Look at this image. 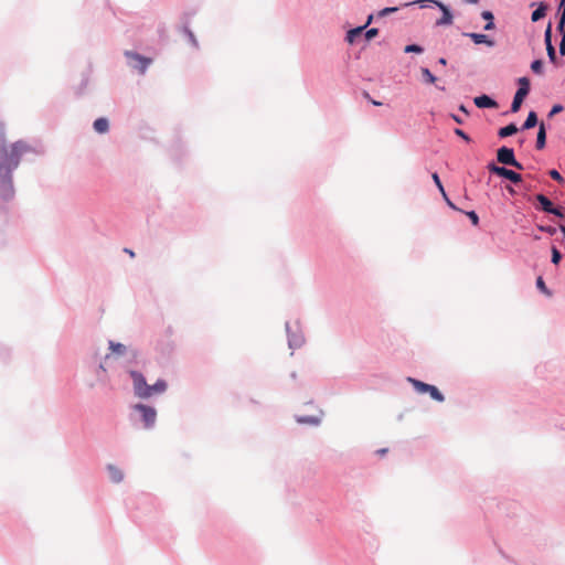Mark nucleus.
I'll return each instance as SVG.
<instances>
[{
	"mask_svg": "<svg viewBox=\"0 0 565 565\" xmlns=\"http://www.w3.org/2000/svg\"><path fill=\"white\" fill-rule=\"evenodd\" d=\"M125 252L128 253L130 257H135V253L131 249L126 248Z\"/></svg>",
	"mask_w": 565,
	"mask_h": 565,
	"instance_id": "nucleus-46",
	"label": "nucleus"
},
{
	"mask_svg": "<svg viewBox=\"0 0 565 565\" xmlns=\"http://www.w3.org/2000/svg\"><path fill=\"white\" fill-rule=\"evenodd\" d=\"M546 14V6L544 3H541L536 10L532 12L531 19L533 22H536L541 19H543Z\"/></svg>",
	"mask_w": 565,
	"mask_h": 565,
	"instance_id": "nucleus-19",
	"label": "nucleus"
},
{
	"mask_svg": "<svg viewBox=\"0 0 565 565\" xmlns=\"http://www.w3.org/2000/svg\"><path fill=\"white\" fill-rule=\"evenodd\" d=\"M545 143H546L545 126H544L543 122H541L540 128H539V132H537V138H536V148L539 150H541V149H543L545 147Z\"/></svg>",
	"mask_w": 565,
	"mask_h": 565,
	"instance_id": "nucleus-17",
	"label": "nucleus"
},
{
	"mask_svg": "<svg viewBox=\"0 0 565 565\" xmlns=\"http://www.w3.org/2000/svg\"><path fill=\"white\" fill-rule=\"evenodd\" d=\"M398 10L397 7H387V8H384L382 9L380 12H379V17H386L391 13H394Z\"/></svg>",
	"mask_w": 565,
	"mask_h": 565,
	"instance_id": "nucleus-30",
	"label": "nucleus"
},
{
	"mask_svg": "<svg viewBox=\"0 0 565 565\" xmlns=\"http://www.w3.org/2000/svg\"><path fill=\"white\" fill-rule=\"evenodd\" d=\"M557 31L561 33L562 36H564V34H565V22L558 21Z\"/></svg>",
	"mask_w": 565,
	"mask_h": 565,
	"instance_id": "nucleus-37",
	"label": "nucleus"
},
{
	"mask_svg": "<svg viewBox=\"0 0 565 565\" xmlns=\"http://www.w3.org/2000/svg\"><path fill=\"white\" fill-rule=\"evenodd\" d=\"M134 409L140 413L145 428H152L157 419V411L145 404H136Z\"/></svg>",
	"mask_w": 565,
	"mask_h": 565,
	"instance_id": "nucleus-4",
	"label": "nucleus"
},
{
	"mask_svg": "<svg viewBox=\"0 0 565 565\" xmlns=\"http://www.w3.org/2000/svg\"><path fill=\"white\" fill-rule=\"evenodd\" d=\"M452 118H454L458 124H461V122H462V120H461V119H459V117H457V116H452Z\"/></svg>",
	"mask_w": 565,
	"mask_h": 565,
	"instance_id": "nucleus-47",
	"label": "nucleus"
},
{
	"mask_svg": "<svg viewBox=\"0 0 565 565\" xmlns=\"http://www.w3.org/2000/svg\"><path fill=\"white\" fill-rule=\"evenodd\" d=\"M109 349L111 353L117 355H122L126 352V347L121 343H116L114 341H109Z\"/></svg>",
	"mask_w": 565,
	"mask_h": 565,
	"instance_id": "nucleus-21",
	"label": "nucleus"
},
{
	"mask_svg": "<svg viewBox=\"0 0 565 565\" xmlns=\"http://www.w3.org/2000/svg\"><path fill=\"white\" fill-rule=\"evenodd\" d=\"M497 159L500 163L514 167L519 170L523 169V166L516 161L514 157V151L511 148L508 147H501L497 151Z\"/></svg>",
	"mask_w": 565,
	"mask_h": 565,
	"instance_id": "nucleus-5",
	"label": "nucleus"
},
{
	"mask_svg": "<svg viewBox=\"0 0 565 565\" xmlns=\"http://www.w3.org/2000/svg\"><path fill=\"white\" fill-rule=\"evenodd\" d=\"M444 199L446 200L447 204H448L451 209L457 210V207H456V206L454 205V203H452V202L447 198V195H446V196H444Z\"/></svg>",
	"mask_w": 565,
	"mask_h": 565,
	"instance_id": "nucleus-40",
	"label": "nucleus"
},
{
	"mask_svg": "<svg viewBox=\"0 0 565 565\" xmlns=\"http://www.w3.org/2000/svg\"><path fill=\"white\" fill-rule=\"evenodd\" d=\"M408 382L413 385L415 391L420 394L428 393L430 397L437 402H444L445 397L439 390L430 384L424 383L419 380L408 377Z\"/></svg>",
	"mask_w": 565,
	"mask_h": 565,
	"instance_id": "nucleus-3",
	"label": "nucleus"
},
{
	"mask_svg": "<svg viewBox=\"0 0 565 565\" xmlns=\"http://www.w3.org/2000/svg\"><path fill=\"white\" fill-rule=\"evenodd\" d=\"M536 287H537L542 292H544L546 296H548V297H550V296H552L551 290H550V289H547V287H546V285H545V282H544V280H543V278H542V277H539V278L536 279Z\"/></svg>",
	"mask_w": 565,
	"mask_h": 565,
	"instance_id": "nucleus-26",
	"label": "nucleus"
},
{
	"mask_svg": "<svg viewBox=\"0 0 565 565\" xmlns=\"http://www.w3.org/2000/svg\"><path fill=\"white\" fill-rule=\"evenodd\" d=\"M107 470L113 482L119 483L122 481L124 473L118 467L114 465H108Z\"/></svg>",
	"mask_w": 565,
	"mask_h": 565,
	"instance_id": "nucleus-12",
	"label": "nucleus"
},
{
	"mask_svg": "<svg viewBox=\"0 0 565 565\" xmlns=\"http://www.w3.org/2000/svg\"><path fill=\"white\" fill-rule=\"evenodd\" d=\"M548 174H550V177H551L553 180H555V181H557V182H559V183H563V182H564V179H563V177L558 173V171H556V170H554V169H553V170H551V171L548 172Z\"/></svg>",
	"mask_w": 565,
	"mask_h": 565,
	"instance_id": "nucleus-31",
	"label": "nucleus"
},
{
	"mask_svg": "<svg viewBox=\"0 0 565 565\" xmlns=\"http://www.w3.org/2000/svg\"><path fill=\"white\" fill-rule=\"evenodd\" d=\"M544 40H545L547 56L552 63H555L556 51L552 44V25H551V23L547 25V28L545 30Z\"/></svg>",
	"mask_w": 565,
	"mask_h": 565,
	"instance_id": "nucleus-8",
	"label": "nucleus"
},
{
	"mask_svg": "<svg viewBox=\"0 0 565 565\" xmlns=\"http://www.w3.org/2000/svg\"><path fill=\"white\" fill-rule=\"evenodd\" d=\"M551 213L556 215V216H558V217H564V212H563L562 207H553Z\"/></svg>",
	"mask_w": 565,
	"mask_h": 565,
	"instance_id": "nucleus-36",
	"label": "nucleus"
},
{
	"mask_svg": "<svg viewBox=\"0 0 565 565\" xmlns=\"http://www.w3.org/2000/svg\"><path fill=\"white\" fill-rule=\"evenodd\" d=\"M559 53L562 55H565V34L562 36L561 43H559Z\"/></svg>",
	"mask_w": 565,
	"mask_h": 565,
	"instance_id": "nucleus-38",
	"label": "nucleus"
},
{
	"mask_svg": "<svg viewBox=\"0 0 565 565\" xmlns=\"http://www.w3.org/2000/svg\"><path fill=\"white\" fill-rule=\"evenodd\" d=\"M431 178H433V180H434L435 184L437 185L438 190H439V191H440V193L443 194V196H446V192H445V189H444V186H443V184H441V181H440V179H439V175L435 172V173H433Z\"/></svg>",
	"mask_w": 565,
	"mask_h": 565,
	"instance_id": "nucleus-29",
	"label": "nucleus"
},
{
	"mask_svg": "<svg viewBox=\"0 0 565 565\" xmlns=\"http://www.w3.org/2000/svg\"><path fill=\"white\" fill-rule=\"evenodd\" d=\"M438 63L445 66V65L447 64V61H446V58L440 57V58L438 60Z\"/></svg>",
	"mask_w": 565,
	"mask_h": 565,
	"instance_id": "nucleus-43",
	"label": "nucleus"
},
{
	"mask_svg": "<svg viewBox=\"0 0 565 565\" xmlns=\"http://www.w3.org/2000/svg\"><path fill=\"white\" fill-rule=\"evenodd\" d=\"M130 376L134 383V391L139 398H149L154 394H161L167 390V383L163 380H158L153 385L147 384L143 375L137 371H130Z\"/></svg>",
	"mask_w": 565,
	"mask_h": 565,
	"instance_id": "nucleus-2",
	"label": "nucleus"
},
{
	"mask_svg": "<svg viewBox=\"0 0 565 565\" xmlns=\"http://www.w3.org/2000/svg\"><path fill=\"white\" fill-rule=\"evenodd\" d=\"M467 216L470 218L473 225L479 224V217L475 211L467 212Z\"/></svg>",
	"mask_w": 565,
	"mask_h": 565,
	"instance_id": "nucleus-32",
	"label": "nucleus"
},
{
	"mask_svg": "<svg viewBox=\"0 0 565 565\" xmlns=\"http://www.w3.org/2000/svg\"><path fill=\"white\" fill-rule=\"evenodd\" d=\"M536 200L541 204V207L544 212L551 213L554 205L547 196H545L544 194H537Z\"/></svg>",
	"mask_w": 565,
	"mask_h": 565,
	"instance_id": "nucleus-14",
	"label": "nucleus"
},
{
	"mask_svg": "<svg viewBox=\"0 0 565 565\" xmlns=\"http://www.w3.org/2000/svg\"><path fill=\"white\" fill-rule=\"evenodd\" d=\"M460 110L465 111L467 114V110L465 108V106H460Z\"/></svg>",
	"mask_w": 565,
	"mask_h": 565,
	"instance_id": "nucleus-50",
	"label": "nucleus"
},
{
	"mask_svg": "<svg viewBox=\"0 0 565 565\" xmlns=\"http://www.w3.org/2000/svg\"><path fill=\"white\" fill-rule=\"evenodd\" d=\"M539 230L545 233H548L550 235H554L556 233V228L552 226H539Z\"/></svg>",
	"mask_w": 565,
	"mask_h": 565,
	"instance_id": "nucleus-33",
	"label": "nucleus"
},
{
	"mask_svg": "<svg viewBox=\"0 0 565 565\" xmlns=\"http://www.w3.org/2000/svg\"><path fill=\"white\" fill-rule=\"evenodd\" d=\"M481 15H482V18H483L484 20H487V21H488V23L484 25V30H486V31H489V30L494 29V23H493V19H494V18H493V14H492L490 11H483V12L481 13Z\"/></svg>",
	"mask_w": 565,
	"mask_h": 565,
	"instance_id": "nucleus-22",
	"label": "nucleus"
},
{
	"mask_svg": "<svg viewBox=\"0 0 565 565\" xmlns=\"http://www.w3.org/2000/svg\"><path fill=\"white\" fill-rule=\"evenodd\" d=\"M558 11H565V0H561Z\"/></svg>",
	"mask_w": 565,
	"mask_h": 565,
	"instance_id": "nucleus-41",
	"label": "nucleus"
},
{
	"mask_svg": "<svg viewBox=\"0 0 565 565\" xmlns=\"http://www.w3.org/2000/svg\"><path fill=\"white\" fill-rule=\"evenodd\" d=\"M422 1H412V2H407L404 4V7H407V6H412V4H416V3H420Z\"/></svg>",
	"mask_w": 565,
	"mask_h": 565,
	"instance_id": "nucleus-45",
	"label": "nucleus"
},
{
	"mask_svg": "<svg viewBox=\"0 0 565 565\" xmlns=\"http://www.w3.org/2000/svg\"><path fill=\"white\" fill-rule=\"evenodd\" d=\"M33 151L25 141L6 143V127L0 122V200L8 202L14 196L12 172L19 167L21 158Z\"/></svg>",
	"mask_w": 565,
	"mask_h": 565,
	"instance_id": "nucleus-1",
	"label": "nucleus"
},
{
	"mask_svg": "<svg viewBox=\"0 0 565 565\" xmlns=\"http://www.w3.org/2000/svg\"><path fill=\"white\" fill-rule=\"evenodd\" d=\"M437 6L443 11V17L437 21V24L438 25L451 24V22H452V14H451L450 10L448 9V7L445 6L444 3H440V2H437Z\"/></svg>",
	"mask_w": 565,
	"mask_h": 565,
	"instance_id": "nucleus-11",
	"label": "nucleus"
},
{
	"mask_svg": "<svg viewBox=\"0 0 565 565\" xmlns=\"http://www.w3.org/2000/svg\"><path fill=\"white\" fill-rule=\"evenodd\" d=\"M561 259H562V255H561L559 250L555 246H553L552 247V263L555 265H558Z\"/></svg>",
	"mask_w": 565,
	"mask_h": 565,
	"instance_id": "nucleus-28",
	"label": "nucleus"
},
{
	"mask_svg": "<svg viewBox=\"0 0 565 565\" xmlns=\"http://www.w3.org/2000/svg\"><path fill=\"white\" fill-rule=\"evenodd\" d=\"M371 102H372V104H373V105H375V106H381V105H382V104H381L380 102H377V100H371Z\"/></svg>",
	"mask_w": 565,
	"mask_h": 565,
	"instance_id": "nucleus-49",
	"label": "nucleus"
},
{
	"mask_svg": "<svg viewBox=\"0 0 565 565\" xmlns=\"http://www.w3.org/2000/svg\"><path fill=\"white\" fill-rule=\"evenodd\" d=\"M563 110V106L562 105H554L548 114L550 117H553L554 115L561 113Z\"/></svg>",
	"mask_w": 565,
	"mask_h": 565,
	"instance_id": "nucleus-35",
	"label": "nucleus"
},
{
	"mask_svg": "<svg viewBox=\"0 0 565 565\" xmlns=\"http://www.w3.org/2000/svg\"><path fill=\"white\" fill-rule=\"evenodd\" d=\"M475 105L479 108H494L497 102L490 98L488 95H480L475 98Z\"/></svg>",
	"mask_w": 565,
	"mask_h": 565,
	"instance_id": "nucleus-9",
	"label": "nucleus"
},
{
	"mask_svg": "<svg viewBox=\"0 0 565 565\" xmlns=\"http://www.w3.org/2000/svg\"><path fill=\"white\" fill-rule=\"evenodd\" d=\"M404 51L405 53H422L423 47L417 44H409L405 46Z\"/></svg>",
	"mask_w": 565,
	"mask_h": 565,
	"instance_id": "nucleus-27",
	"label": "nucleus"
},
{
	"mask_svg": "<svg viewBox=\"0 0 565 565\" xmlns=\"http://www.w3.org/2000/svg\"><path fill=\"white\" fill-rule=\"evenodd\" d=\"M537 124V116L535 111H530L526 120L523 124V129H531Z\"/></svg>",
	"mask_w": 565,
	"mask_h": 565,
	"instance_id": "nucleus-20",
	"label": "nucleus"
},
{
	"mask_svg": "<svg viewBox=\"0 0 565 565\" xmlns=\"http://www.w3.org/2000/svg\"><path fill=\"white\" fill-rule=\"evenodd\" d=\"M531 70L535 74H539V75L543 74V62L541 60L533 61L531 64Z\"/></svg>",
	"mask_w": 565,
	"mask_h": 565,
	"instance_id": "nucleus-25",
	"label": "nucleus"
},
{
	"mask_svg": "<svg viewBox=\"0 0 565 565\" xmlns=\"http://www.w3.org/2000/svg\"><path fill=\"white\" fill-rule=\"evenodd\" d=\"M455 132L456 135L462 137L463 139L469 140L468 136L462 130L456 129Z\"/></svg>",
	"mask_w": 565,
	"mask_h": 565,
	"instance_id": "nucleus-39",
	"label": "nucleus"
},
{
	"mask_svg": "<svg viewBox=\"0 0 565 565\" xmlns=\"http://www.w3.org/2000/svg\"><path fill=\"white\" fill-rule=\"evenodd\" d=\"M377 34H379V30L373 28V29H370V30L366 31L365 38H366V40H371L374 36H376Z\"/></svg>",
	"mask_w": 565,
	"mask_h": 565,
	"instance_id": "nucleus-34",
	"label": "nucleus"
},
{
	"mask_svg": "<svg viewBox=\"0 0 565 565\" xmlns=\"http://www.w3.org/2000/svg\"><path fill=\"white\" fill-rule=\"evenodd\" d=\"M527 95L524 94L523 90H516L515 95H514V98H513V102H512V105H511V111L512 113H516L519 111L524 98L526 97Z\"/></svg>",
	"mask_w": 565,
	"mask_h": 565,
	"instance_id": "nucleus-13",
	"label": "nucleus"
},
{
	"mask_svg": "<svg viewBox=\"0 0 565 565\" xmlns=\"http://www.w3.org/2000/svg\"><path fill=\"white\" fill-rule=\"evenodd\" d=\"M372 19H373V17H372V15H370V17L367 18L366 24H365L364 26H359V28H356V29H352V30H350V31L348 32V34H347V40H348V42L353 43V42H354L355 36L360 35V34L362 33L363 29H364L366 25H369V24L371 23Z\"/></svg>",
	"mask_w": 565,
	"mask_h": 565,
	"instance_id": "nucleus-15",
	"label": "nucleus"
},
{
	"mask_svg": "<svg viewBox=\"0 0 565 565\" xmlns=\"http://www.w3.org/2000/svg\"><path fill=\"white\" fill-rule=\"evenodd\" d=\"M478 1H479V0H466V2H468V3H472V4L478 3Z\"/></svg>",
	"mask_w": 565,
	"mask_h": 565,
	"instance_id": "nucleus-48",
	"label": "nucleus"
},
{
	"mask_svg": "<svg viewBox=\"0 0 565 565\" xmlns=\"http://www.w3.org/2000/svg\"><path fill=\"white\" fill-rule=\"evenodd\" d=\"M516 132H518V127H516V125H514V124H510V125H508V126H505V127H502V128L499 130L498 135H499L501 138H505V137L512 136V135H514V134H516Z\"/></svg>",
	"mask_w": 565,
	"mask_h": 565,
	"instance_id": "nucleus-18",
	"label": "nucleus"
},
{
	"mask_svg": "<svg viewBox=\"0 0 565 565\" xmlns=\"http://www.w3.org/2000/svg\"><path fill=\"white\" fill-rule=\"evenodd\" d=\"M126 55L134 61L132 66L139 70L140 73H145V71L151 63L150 58L143 57L137 53L127 52Z\"/></svg>",
	"mask_w": 565,
	"mask_h": 565,
	"instance_id": "nucleus-7",
	"label": "nucleus"
},
{
	"mask_svg": "<svg viewBox=\"0 0 565 565\" xmlns=\"http://www.w3.org/2000/svg\"><path fill=\"white\" fill-rule=\"evenodd\" d=\"M465 36L470 38L476 44H487L493 46L494 42L489 40L486 34L480 33H463Z\"/></svg>",
	"mask_w": 565,
	"mask_h": 565,
	"instance_id": "nucleus-10",
	"label": "nucleus"
},
{
	"mask_svg": "<svg viewBox=\"0 0 565 565\" xmlns=\"http://www.w3.org/2000/svg\"><path fill=\"white\" fill-rule=\"evenodd\" d=\"M94 129L95 131H97L98 134H105L108 131L109 129V124H108V120L104 117L102 118H97L95 121H94Z\"/></svg>",
	"mask_w": 565,
	"mask_h": 565,
	"instance_id": "nucleus-16",
	"label": "nucleus"
},
{
	"mask_svg": "<svg viewBox=\"0 0 565 565\" xmlns=\"http://www.w3.org/2000/svg\"><path fill=\"white\" fill-rule=\"evenodd\" d=\"M559 21L565 22V11H558Z\"/></svg>",
	"mask_w": 565,
	"mask_h": 565,
	"instance_id": "nucleus-42",
	"label": "nucleus"
},
{
	"mask_svg": "<svg viewBox=\"0 0 565 565\" xmlns=\"http://www.w3.org/2000/svg\"><path fill=\"white\" fill-rule=\"evenodd\" d=\"M518 90H523L524 94H529L530 92V79L527 77H520L519 78V88Z\"/></svg>",
	"mask_w": 565,
	"mask_h": 565,
	"instance_id": "nucleus-23",
	"label": "nucleus"
},
{
	"mask_svg": "<svg viewBox=\"0 0 565 565\" xmlns=\"http://www.w3.org/2000/svg\"><path fill=\"white\" fill-rule=\"evenodd\" d=\"M488 170L491 172V173H494L499 177H503L508 180H510L511 182L513 183H520L522 181V177L521 174L512 171V170H509L504 167H499L494 163H490L488 164Z\"/></svg>",
	"mask_w": 565,
	"mask_h": 565,
	"instance_id": "nucleus-6",
	"label": "nucleus"
},
{
	"mask_svg": "<svg viewBox=\"0 0 565 565\" xmlns=\"http://www.w3.org/2000/svg\"><path fill=\"white\" fill-rule=\"evenodd\" d=\"M422 74L425 78V81L428 83V84H435L436 83V76L431 74V72L426 68V67H423L422 68Z\"/></svg>",
	"mask_w": 565,
	"mask_h": 565,
	"instance_id": "nucleus-24",
	"label": "nucleus"
},
{
	"mask_svg": "<svg viewBox=\"0 0 565 565\" xmlns=\"http://www.w3.org/2000/svg\"><path fill=\"white\" fill-rule=\"evenodd\" d=\"M386 451H387V449L383 448V449H379V450H377V454H379L380 456H383V455H385V454H386Z\"/></svg>",
	"mask_w": 565,
	"mask_h": 565,
	"instance_id": "nucleus-44",
	"label": "nucleus"
}]
</instances>
